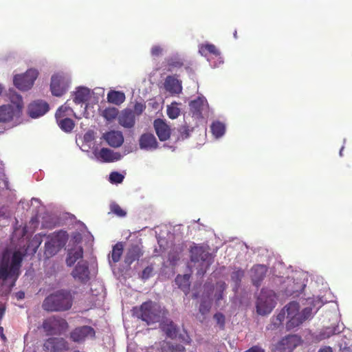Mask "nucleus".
I'll return each instance as SVG.
<instances>
[{
  "label": "nucleus",
  "mask_w": 352,
  "mask_h": 352,
  "mask_svg": "<svg viewBox=\"0 0 352 352\" xmlns=\"http://www.w3.org/2000/svg\"><path fill=\"white\" fill-rule=\"evenodd\" d=\"M16 297L18 299H23L25 297V294L23 292H19L16 294Z\"/></svg>",
  "instance_id": "53"
},
{
  "label": "nucleus",
  "mask_w": 352,
  "mask_h": 352,
  "mask_svg": "<svg viewBox=\"0 0 352 352\" xmlns=\"http://www.w3.org/2000/svg\"><path fill=\"white\" fill-rule=\"evenodd\" d=\"M104 93V89L100 87L94 89L92 92H91L90 89L87 87H80L77 88L74 94L73 101L76 104H80V107L82 109L79 112L80 115L87 117V102L91 100L92 94H96L103 96Z\"/></svg>",
  "instance_id": "7"
},
{
  "label": "nucleus",
  "mask_w": 352,
  "mask_h": 352,
  "mask_svg": "<svg viewBox=\"0 0 352 352\" xmlns=\"http://www.w3.org/2000/svg\"><path fill=\"white\" fill-rule=\"evenodd\" d=\"M210 128L213 136L217 139L221 138L225 134L226 125L221 122H213Z\"/></svg>",
  "instance_id": "31"
},
{
  "label": "nucleus",
  "mask_w": 352,
  "mask_h": 352,
  "mask_svg": "<svg viewBox=\"0 0 352 352\" xmlns=\"http://www.w3.org/2000/svg\"><path fill=\"white\" fill-rule=\"evenodd\" d=\"M189 278V274L178 275L175 278V283L184 292H186L190 285Z\"/></svg>",
  "instance_id": "34"
},
{
  "label": "nucleus",
  "mask_w": 352,
  "mask_h": 352,
  "mask_svg": "<svg viewBox=\"0 0 352 352\" xmlns=\"http://www.w3.org/2000/svg\"><path fill=\"white\" fill-rule=\"evenodd\" d=\"M67 236L65 232L52 233L47 236L45 243V255L50 258L55 255L65 244Z\"/></svg>",
  "instance_id": "8"
},
{
  "label": "nucleus",
  "mask_w": 352,
  "mask_h": 352,
  "mask_svg": "<svg viewBox=\"0 0 352 352\" xmlns=\"http://www.w3.org/2000/svg\"><path fill=\"white\" fill-rule=\"evenodd\" d=\"M199 52L204 56H206L208 53L214 56L212 58H208V60L213 67H219V65L223 63L222 58L220 56V53L216 47L210 43L202 44L200 45Z\"/></svg>",
  "instance_id": "15"
},
{
  "label": "nucleus",
  "mask_w": 352,
  "mask_h": 352,
  "mask_svg": "<svg viewBox=\"0 0 352 352\" xmlns=\"http://www.w3.org/2000/svg\"><path fill=\"white\" fill-rule=\"evenodd\" d=\"M162 330L170 338L177 337V329L171 321H166L162 324Z\"/></svg>",
  "instance_id": "32"
},
{
  "label": "nucleus",
  "mask_w": 352,
  "mask_h": 352,
  "mask_svg": "<svg viewBox=\"0 0 352 352\" xmlns=\"http://www.w3.org/2000/svg\"><path fill=\"white\" fill-rule=\"evenodd\" d=\"M185 349L179 344L163 341L160 343L159 346H156V352H184Z\"/></svg>",
  "instance_id": "27"
},
{
  "label": "nucleus",
  "mask_w": 352,
  "mask_h": 352,
  "mask_svg": "<svg viewBox=\"0 0 352 352\" xmlns=\"http://www.w3.org/2000/svg\"><path fill=\"white\" fill-rule=\"evenodd\" d=\"M164 315V311L160 305L153 302H146L141 305L138 316L150 324L160 322Z\"/></svg>",
  "instance_id": "5"
},
{
  "label": "nucleus",
  "mask_w": 352,
  "mask_h": 352,
  "mask_svg": "<svg viewBox=\"0 0 352 352\" xmlns=\"http://www.w3.org/2000/svg\"><path fill=\"white\" fill-rule=\"evenodd\" d=\"M25 250L19 249L12 252L6 250L0 264V281H2V293L8 294L20 274L21 263Z\"/></svg>",
  "instance_id": "2"
},
{
  "label": "nucleus",
  "mask_w": 352,
  "mask_h": 352,
  "mask_svg": "<svg viewBox=\"0 0 352 352\" xmlns=\"http://www.w3.org/2000/svg\"><path fill=\"white\" fill-rule=\"evenodd\" d=\"M145 109V106L142 103H136L134 107V111L137 114H141Z\"/></svg>",
  "instance_id": "49"
},
{
  "label": "nucleus",
  "mask_w": 352,
  "mask_h": 352,
  "mask_svg": "<svg viewBox=\"0 0 352 352\" xmlns=\"http://www.w3.org/2000/svg\"><path fill=\"white\" fill-rule=\"evenodd\" d=\"M123 245L122 243L116 244L112 250L111 259L114 263L118 262L122 254Z\"/></svg>",
  "instance_id": "36"
},
{
  "label": "nucleus",
  "mask_w": 352,
  "mask_h": 352,
  "mask_svg": "<svg viewBox=\"0 0 352 352\" xmlns=\"http://www.w3.org/2000/svg\"><path fill=\"white\" fill-rule=\"evenodd\" d=\"M63 111H67V115H74L76 118H80L82 116L80 114L78 115L74 112V111L71 108L69 101H67L63 105L59 107L56 113L57 123L62 130L65 132H69L73 129L74 123L70 118H63L61 116V112Z\"/></svg>",
  "instance_id": "11"
},
{
  "label": "nucleus",
  "mask_w": 352,
  "mask_h": 352,
  "mask_svg": "<svg viewBox=\"0 0 352 352\" xmlns=\"http://www.w3.org/2000/svg\"><path fill=\"white\" fill-rule=\"evenodd\" d=\"M67 324L64 319L52 317L46 319L43 324L44 331L48 335L59 333L65 331Z\"/></svg>",
  "instance_id": "13"
},
{
  "label": "nucleus",
  "mask_w": 352,
  "mask_h": 352,
  "mask_svg": "<svg viewBox=\"0 0 352 352\" xmlns=\"http://www.w3.org/2000/svg\"><path fill=\"white\" fill-rule=\"evenodd\" d=\"M38 75L37 69L30 68L23 74H16L13 78L14 85L21 91H28L32 87Z\"/></svg>",
  "instance_id": "10"
},
{
  "label": "nucleus",
  "mask_w": 352,
  "mask_h": 352,
  "mask_svg": "<svg viewBox=\"0 0 352 352\" xmlns=\"http://www.w3.org/2000/svg\"><path fill=\"white\" fill-rule=\"evenodd\" d=\"M71 76L69 73L58 72L51 77L50 90L53 96L60 97L69 89Z\"/></svg>",
  "instance_id": "6"
},
{
  "label": "nucleus",
  "mask_w": 352,
  "mask_h": 352,
  "mask_svg": "<svg viewBox=\"0 0 352 352\" xmlns=\"http://www.w3.org/2000/svg\"><path fill=\"white\" fill-rule=\"evenodd\" d=\"M178 106L179 104L176 102L167 106V115L170 119H175L179 116L180 109Z\"/></svg>",
  "instance_id": "35"
},
{
  "label": "nucleus",
  "mask_w": 352,
  "mask_h": 352,
  "mask_svg": "<svg viewBox=\"0 0 352 352\" xmlns=\"http://www.w3.org/2000/svg\"><path fill=\"white\" fill-rule=\"evenodd\" d=\"M0 336L1 338H2V340H5L6 339V337L5 336L3 335V327H0Z\"/></svg>",
  "instance_id": "58"
},
{
  "label": "nucleus",
  "mask_w": 352,
  "mask_h": 352,
  "mask_svg": "<svg viewBox=\"0 0 352 352\" xmlns=\"http://www.w3.org/2000/svg\"><path fill=\"white\" fill-rule=\"evenodd\" d=\"M214 319L216 321L217 324H219L221 327H223L225 323V317L223 314L220 313L214 314Z\"/></svg>",
  "instance_id": "46"
},
{
  "label": "nucleus",
  "mask_w": 352,
  "mask_h": 352,
  "mask_svg": "<svg viewBox=\"0 0 352 352\" xmlns=\"http://www.w3.org/2000/svg\"><path fill=\"white\" fill-rule=\"evenodd\" d=\"M158 243H159L160 248H163V250H164V240H163V239L159 240Z\"/></svg>",
  "instance_id": "59"
},
{
  "label": "nucleus",
  "mask_w": 352,
  "mask_h": 352,
  "mask_svg": "<svg viewBox=\"0 0 352 352\" xmlns=\"http://www.w3.org/2000/svg\"><path fill=\"white\" fill-rule=\"evenodd\" d=\"M169 259L170 260V261H171V262H173H173H175V261L177 260V258H176V257H175V256L171 257V256H170Z\"/></svg>",
  "instance_id": "62"
},
{
  "label": "nucleus",
  "mask_w": 352,
  "mask_h": 352,
  "mask_svg": "<svg viewBox=\"0 0 352 352\" xmlns=\"http://www.w3.org/2000/svg\"><path fill=\"white\" fill-rule=\"evenodd\" d=\"M107 100L114 104H120L125 100V94L122 91L111 90L107 94Z\"/></svg>",
  "instance_id": "30"
},
{
  "label": "nucleus",
  "mask_w": 352,
  "mask_h": 352,
  "mask_svg": "<svg viewBox=\"0 0 352 352\" xmlns=\"http://www.w3.org/2000/svg\"><path fill=\"white\" fill-rule=\"evenodd\" d=\"M72 307V296L66 292H57L47 297L43 307L47 311H64Z\"/></svg>",
  "instance_id": "4"
},
{
  "label": "nucleus",
  "mask_w": 352,
  "mask_h": 352,
  "mask_svg": "<svg viewBox=\"0 0 352 352\" xmlns=\"http://www.w3.org/2000/svg\"><path fill=\"white\" fill-rule=\"evenodd\" d=\"M340 332V328L338 327H327L320 334L321 339H325L329 338L331 336Z\"/></svg>",
  "instance_id": "39"
},
{
  "label": "nucleus",
  "mask_w": 352,
  "mask_h": 352,
  "mask_svg": "<svg viewBox=\"0 0 352 352\" xmlns=\"http://www.w3.org/2000/svg\"><path fill=\"white\" fill-rule=\"evenodd\" d=\"M266 272L267 268L263 265H256L252 269L251 277L254 285L256 287L259 285V283L264 278Z\"/></svg>",
  "instance_id": "28"
},
{
  "label": "nucleus",
  "mask_w": 352,
  "mask_h": 352,
  "mask_svg": "<svg viewBox=\"0 0 352 352\" xmlns=\"http://www.w3.org/2000/svg\"><path fill=\"white\" fill-rule=\"evenodd\" d=\"M118 115V110L115 107H109L102 112L103 117L108 121L114 120Z\"/></svg>",
  "instance_id": "37"
},
{
  "label": "nucleus",
  "mask_w": 352,
  "mask_h": 352,
  "mask_svg": "<svg viewBox=\"0 0 352 352\" xmlns=\"http://www.w3.org/2000/svg\"><path fill=\"white\" fill-rule=\"evenodd\" d=\"M226 288V284L223 282H219L217 283L215 287V294L214 297L217 303H219V300L223 298V292Z\"/></svg>",
  "instance_id": "38"
},
{
  "label": "nucleus",
  "mask_w": 352,
  "mask_h": 352,
  "mask_svg": "<svg viewBox=\"0 0 352 352\" xmlns=\"http://www.w3.org/2000/svg\"><path fill=\"white\" fill-rule=\"evenodd\" d=\"M243 276V272L242 270H237L232 273V278L236 281H239Z\"/></svg>",
  "instance_id": "48"
},
{
  "label": "nucleus",
  "mask_w": 352,
  "mask_h": 352,
  "mask_svg": "<svg viewBox=\"0 0 352 352\" xmlns=\"http://www.w3.org/2000/svg\"><path fill=\"white\" fill-rule=\"evenodd\" d=\"M61 116L63 117V118H70L71 116H72L73 115H67V111H63L61 112Z\"/></svg>",
  "instance_id": "57"
},
{
  "label": "nucleus",
  "mask_w": 352,
  "mask_h": 352,
  "mask_svg": "<svg viewBox=\"0 0 352 352\" xmlns=\"http://www.w3.org/2000/svg\"><path fill=\"white\" fill-rule=\"evenodd\" d=\"M10 103L0 106V122L16 120L21 116L23 102L21 96L14 91L9 94Z\"/></svg>",
  "instance_id": "3"
},
{
  "label": "nucleus",
  "mask_w": 352,
  "mask_h": 352,
  "mask_svg": "<svg viewBox=\"0 0 352 352\" xmlns=\"http://www.w3.org/2000/svg\"><path fill=\"white\" fill-rule=\"evenodd\" d=\"M342 151H343V147L340 149V155L342 156Z\"/></svg>",
  "instance_id": "64"
},
{
  "label": "nucleus",
  "mask_w": 352,
  "mask_h": 352,
  "mask_svg": "<svg viewBox=\"0 0 352 352\" xmlns=\"http://www.w3.org/2000/svg\"><path fill=\"white\" fill-rule=\"evenodd\" d=\"M154 127L160 141H165L169 138L170 129L163 120L160 119L155 120Z\"/></svg>",
  "instance_id": "25"
},
{
  "label": "nucleus",
  "mask_w": 352,
  "mask_h": 352,
  "mask_svg": "<svg viewBox=\"0 0 352 352\" xmlns=\"http://www.w3.org/2000/svg\"><path fill=\"white\" fill-rule=\"evenodd\" d=\"M48 110V104L43 100L34 101L29 106V114L32 118H37L43 116Z\"/></svg>",
  "instance_id": "18"
},
{
  "label": "nucleus",
  "mask_w": 352,
  "mask_h": 352,
  "mask_svg": "<svg viewBox=\"0 0 352 352\" xmlns=\"http://www.w3.org/2000/svg\"><path fill=\"white\" fill-rule=\"evenodd\" d=\"M191 261L197 263H200L198 270L199 274H204L207 267L212 263L211 255L203 247L195 246L191 248Z\"/></svg>",
  "instance_id": "12"
},
{
  "label": "nucleus",
  "mask_w": 352,
  "mask_h": 352,
  "mask_svg": "<svg viewBox=\"0 0 352 352\" xmlns=\"http://www.w3.org/2000/svg\"><path fill=\"white\" fill-rule=\"evenodd\" d=\"M72 276L75 279L82 282L87 281L89 279V271L86 261H82L78 263L74 270L72 271Z\"/></svg>",
  "instance_id": "22"
},
{
  "label": "nucleus",
  "mask_w": 352,
  "mask_h": 352,
  "mask_svg": "<svg viewBox=\"0 0 352 352\" xmlns=\"http://www.w3.org/2000/svg\"><path fill=\"white\" fill-rule=\"evenodd\" d=\"M75 241L73 245L68 249L66 263L68 266L73 265L78 259L82 258L83 250L82 246L79 244L80 236L78 234L74 237Z\"/></svg>",
  "instance_id": "16"
},
{
  "label": "nucleus",
  "mask_w": 352,
  "mask_h": 352,
  "mask_svg": "<svg viewBox=\"0 0 352 352\" xmlns=\"http://www.w3.org/2000/svg\"><path fill=\"white\" fill-rule=\"evenodd\" d=\"M102 137L107 143L111 147H120L124 142V136L122 133L119 131H110L104 133Z\"/></svg>",
  "instance_id": "19"
},
{
  "label": "nucleus",
  "mask_w": 352,
  "mask_h": 352,
  "mask_svg": "<svg viewBox=\"0 0 352 352\" xmlns=\"http://www.w3.org/2000/svg\"><path fill=\"white\" fill-rule=\"evenodd\" d=\"M276 295L272 290H262L256 302L257 313L260 315L269 314L276 305Z\"/></svg>",
  "instance_id": "9"
},
{
  "label": "nucleus",
  "mask_w": 352,
  "mask_h": 352,
  "mask_svg": "<svg viewBox=\"0 0 352 352\" xmlns=\"http://www.w3.org/2000/svg\"><path fill=\"white\" fill-rule=\"evenodd\" d=\"M5 312V308L3 306H0V319L3 317Z\"/></svg>",
  "instance_id": "56"
},
{
  "label": "nucleus",
  "mask_w": 352,
  "mask_h": 352,
  "mask_svg": "<svg viewBox=\"0 0 352 352\" xmlns=\"http://www.w3.org/2000/svg\"><path fill=\"white\" fill-rule=\"evenodd\" d=\"M169 64L174 67H180L182 65V62L179 60H177L175 63H170Z\"/></svg>",
  "instance_id": "54"
},
{
  "label": "nucleus",
  "mask_w": 352,
  "mask_h": 352,
  "mask_svg": "<svg viewBox=\"0 0 352 352\" xmlns=\"http://www.w3.org/2000/svg\"><path fill=\"white\" fill-rule=\"evenodd\" d=\"M6 214L5 212L3 211V209H1L0 210V215L4 216Z\"/></svg>",
  "instance_id": "63"
},
{
  "label": "nucleus",
  "mask_w": 352,
  "mask_h": 352,
  "mask_svg": "<svg viewBox=\"0 0 352 352\" xmlns=\"http://www.w3.org/2000/svg\"><path fill=\"white\" fill-rule=\"evenodd\" d=\"M94 139V134L93 131H88L84 135V140L85 142H91Z\"/></svg>",
  "instance_id": "50"
},
{
  "label": "nucleus",
  "mask_w": 352,
  "mask_h": 352,
  "mask_svg": "<svg viewBox=\"0 0 352 352\" xmlns=\"http://www.w3.org/2000/svg\"><path fill=\"white\" fill-rule=\"evenodd\" d=\"M94 336V329L87 326L76 328L71 333V338L74 342H81L86 338H91Z\"/></svg>",
  "instance_id": "23"
},
{
  "label": "nucleus",
  "mask_w": 352,
  "mask_h": 352,
  "mask_svg": "<svg viewBox=\"0 0 352 352\" xmlns=\"http://www.w3.org/2000/svg\"><path fill=\"white\" fill-rule=\"evenodd\" d=\"M304 286L303 283H296L294 285V286L292 289H287V295H292L295 292H297L298 291H300L302 289Z\"/></svg>",
  "instance_id": "45"
},
{
  "label": "nucleus",
  "mask_w": 352,
  "mask_h": 352,
  "mask_svg": "<svg viewBox=\"0 0 352 352\" xmlns=\"http://www.w3.org/2000/svg\"><path fill=\"white\" fill-rule=\"evenodd\" d=\"M140 148L147 151L155 150L158 144L155 135L152 133H144L141 135L139 140Z\"/></svg>",
  "instance_id": "20"
},
{
  "label": "nucleus",
  "mask_w": 352,
  "mask_h": 352,
  "mask_svg": "<svg viewBox=\"0 0 352 352\" xmlns=\"http://www.w3.org/2000/svg\"><path fill=\"white\" fill-rule=\"evenodd\" d=\"M182 340H183L184 341H185L186 342H189V341H188V336L187 335H185V336H182Z\"/></svg>",
  "instance_id": "61"
},
{
  "label": "nucleus",
  "mask_w": 352,
  "mask_h": 352,
  "mask_svg": "<svg viewBox=\"0 0 352 352\" xmlns=\"http://www.w3.org/2000/svg\"><path fill=\"white\" fill-rule=\"evenodd\" d=\"M309 307L299 311V305L296 302L289 303L285 308L272 320V325L274 327H279L285 319L287 320V328L290 329L299 326L305 320L310 318L314 313H316L324 303L320 298H309L307 300Z\"/></svg>",
  "instance_id": "1"
},
{
  "label": "nucleus",
  "mask_w": 352,
  "mask_h": 352,
  "mask_svg": "<svg viewBox=\"0 0 352 352\" xmlns=\"http://www.w3.org/2000/svg\"><path fill=\"white\" fill-rule=\"evenodd\" d=\"M152 273H153V267H151L150 266L146 267L142 272V278L144 279V280L148 279L149 277H151L152 276Z\"/></svg>",
  "instance_id": "47"
},
{
  "label": "nucleus",
  "mask_w": 352,
  "mask_h": 352,
  "mask_svg": "<svg viewBox=\"0 0 352 352\" xmlns=\"http://www.w3.org/2000/svg\"><path fill=\"white\" fill-rule=\"evenodd\" d=\"M45 348L50 351L61 352L68 347L64 339L60 338H49L44 344Z\"/></svg>",
  "instance_id": "21"
},
{
  "label": "nucleus",
  "mask_w": 352,
  "mask_h": 352,
  "mask_svg": "<svg viewBox=\"0 0 352 352\" xmlns=\"http://www.w3.org/2000/svg\"><path fill=\"white\" fill-rule=\"evenodd\" d=\"M140 256V248L137 246L132 247L127 252L125 262L129 265L131 264L134 261Z\"/></svg>",
  "instance_id": "33"
},
{
  "label": "nucleus",
  "mask_w": 352,
  "mask_h": 352,
  "mask_svg": "<svg viewBox=\"0 0 352 352\" xmlns=\"http://www.w3.org/2000/svg\"><path fill=\"white\" fill-rule=\"evenodd\" d=\"M180 138L182 140H184L189 136V131L186 127H182L180 130Z\"/></svg>",
  "instance_id": "51"
},
{
  "label": "nucleus",
  "mask_w": 352,
  "mask_h": 352,
  "mask_svg": "<svg viewBox=\"0 0 352 352\" xmlns=\"http://www.w3.org/2000/svg\"><path fill=\"white\" fill-rule=\"evenodd\" d=\"M111 211L119 217H124L126 214L125 211L117 204H111L110 206Z\"/></svg>",
  "instance_id": "42"
},
{
  "label": "nucleus",
  "mask_w": 352,
  "mask_h": 352,
  "mask_svg": "<svg viewBox=\"0 0 352 352\" xmlns=\"http://www.w3.org/2000/svg\"><path fill=\"white\" fill-rule=\"evenodd\" d=\"M245 352H265L263 349L258 346H253Z\"/></svg>",
  "instance_id": "52"
},
{
  "label": "nucleus",
  "mask_w": 352,
  "mask_h": 352,
  "mask_svg": "<svg viewBox=\"0 0 352 352\" xmlns=\"http://www.w3.org/2000/svg\"><path fill=\"white\" fill-rule=\"evenodd\" d=\"M164 49L160 45H153L151 48V53L153 56H159L162 54Z\"/></svg>",
  "instance_id": "44"
},
{
  "label": "nucleus",
  "mask_w": 352,
  "mask_h": 352,
  "mask_svg": "<svg viewBox=\"0 0 352 352\" xmlns=\"http://www.w3.org/2000/svg\"><path fill=\"white\" fill-rule=\"evenodd\" d=\"M318 352H332V350L330 347H324L321 349Z\"/></svg>",
  "instance_id": "55"
},
{
  "label": "nucleus",
  "mask_w": 352,
  "mask_h": 352,
  "mask_svg": "<svg viewBox=\"0 0 352 352\" xmlns=\"http://www.w3.org/2000/svg\"><path fill=\"white\" fill-rule=\"evenodd\" d=\"M123 179L124 176L118 172H113L109 175V181L113 184H120Z\"/></svg>",
  "instance_id": "41"
},
{
  "label": "nucleus",
  "mask_w": 352,
  "mask_h": 352,
  "mask_svg": "<svg viewBox=\"0 0 352 352\" xmlns=\"http://www.w3.org/2000/svg\"><path fill=\"white\" fill-rule=\"evenodd\" d=\"M190 106L191 111L197 116H202L208 109L207 101L204 97H199L197 100L192 101Z\"/></svg>",
  "instance_id": "26"
},
{
  "label": "nucleus",
  "mask_w": 352,
  "mask_h": 352,
  "mask_svg": "<svg viewBox=\"0 0 352 352\" xmlns=\"http://www.w3.org/2000/svg\"><path fill=\"white\" fill-rule=\"evenodd\" d=\"M164 86L165 89L171 95L179 94L182 90L181 82L172 76H168L166 78Z\"/></svg>",
  "instance_id": "24"
},
{
  "label": "nucleus",
  "mask_w": 352,
  "mask_h": 352,
  "mask_svg": "<svg viewBox=\"0 0 352 352\" xmlns=\"http://www.w3.org/2000/svg\"><path fill=\"white\" fill-rule=\"evenodd\" d=\"M32 243H38L37 245L36 248L41 244V241H40L39 239L37 237V236H35V238L34 239Z\"/></svg>",
  "instance_id": "60"
},
{
  "label": "nucleus",
  "mask_w": 352,
  "mask_h": 352,
  "mask_svg": "<svg viewBox=\"0 0 352 352\" xmlns=\"http://www.w3.org/2000/svg\"><path fill=\"white\" fill-rule=\"evenodd\" d=\"M28 232L26 227L24 228H15L13 233V240L15 239H19L20 237H23L26 233Z\"/></svg>",
  "instance_id": "43"
},
{
  "label": "nucleus",
  "mask_w": 352,
  "mask_h": 352,
  "mask_svg": "<svg viewBox=\"0 0 352 352\" xmlns=\"http://www.w3.org/2000/svg\"><path fill=\"white\" fill-rule=\"evenodd\" d=\"M129 151L124 152L121 154L119 152L113 151L107 148H102L100 150H95L94 152L95 157L102 162H113L121 160L123 156L129 153Z\"/></svg>",
  "instance_id": "14"
},
{
  "label": "nucleus",
  "mask_w": 352,
  "mask_h": 352,
  "mask_svg": "<svg viewBox=\"0 0 352 352\" xmlns=\"http://www.w3.org/2000/svg\"><path fill=\"white\" fill-rule=\"evenodd\" d=\"M118 122L122 126L126 128H131L135 123L134 115L130 111H123L118 116Z\"/></svg>",
  "instance_id": "29"
},
{
  "label": "nucleus",
  "mask_w": 352,
  "mask_h": 352,
  "mask_svg": "<svg viewBox=\"0 0 352 352\" xmlns=\"http://www.w3.org/2000/svg\"><path fill=\"white\" fill-rule=\"evenodd\" d=\"M300 343L297 336H288L283 338L275 346L274 350L279 352H292Z\"/></svg>",
  "instance_id": "17"
},
{
  "label": "nucleus",
  "mask_w": 352,
  "mask_h": 352,
  "mask_svg": "<svg viewBox=\"0 0 352 352\" xmlns=\"http://www.w3.org/2000/svg\"><path fill=\"white\" fill-rule=\"evenodd\" d=\"M211 307L210 301L208 300L203 299L201 300L200 307H199V312L202 315H205L210 311Z\"/></svg>",
  "instance_id": "40"
}]
</instances>
